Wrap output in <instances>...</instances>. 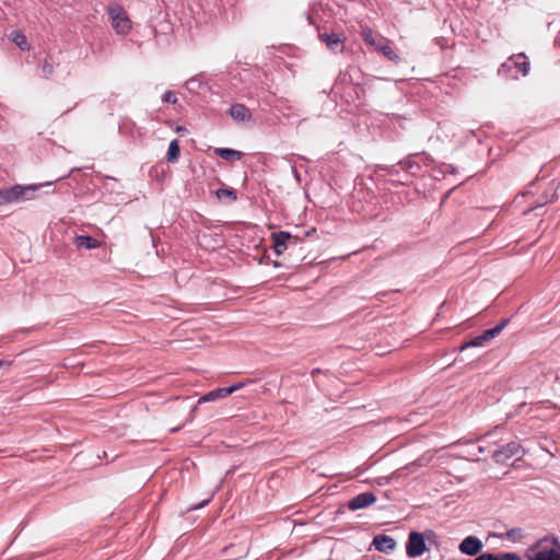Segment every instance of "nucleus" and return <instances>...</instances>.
<instances>
[{
    "instance_id": "nucleus-1",
    "label": "nucleus",
    "mask_w": 560,
    "mask_h": 560,
    "mask_svg": "<svg viewBox=\"0 0 560 560\" xmlns=\"http://www.w3.org/2000/svg\"><path fill=\"white\" fill-rule=\"evenodd\" d=\"M435 536L433 530H425L423 533L411 532L406 542V553L409 558L421 556L428 550L425 539H431Z\"/></svg>"
},
{
    "instance_id": "nucleus-2",
    "label": "nucleus",
    "mask_w": 560,
    "mask_h": 560,
    "mask_svg": "<svg viewBox=\"0 0 560 560\" xmlns=\"http://www.w3.org/2000/svg\"><path fill=\"white\" fill-rule=\"evenodd\" d=\"M107 12L116 33L124 35L129 33L131 30V21L126 11L119 4H110Z\"/></svg>"
},
{
    "instance_id": "nucleus-3",
    "label": "nucleus",
    "mask_w": 560,
    "mask_h": 560,
    "mask_svg": "<svg viewBox=\"0 0 560 560\" xmlns=\"http://www.w3.org/2000/svg\"><path fill=\"white\" fill-rule=\"evenodd\" d=\"M523 455L522 446L516 442H510L500 448L492 451V458L498 464H505L511 458L520 459Z\"/></svg>"
},
{
    "instance_id": "nucleus-4",
    "label": "nucleus",
    "mask_w": 560,
    "mask_h": 560,
    "mask_svg": "<svg viewBox=\"0 0 560 560\" xmlns=\"http://www.w3.org/2000/svg\"><path fill=\"white\" fill-rule=\"evenodd\" d=\"M509 322H510L509 318L502 319L495 327H493L491 329L485 330L481 335L475 337L470 341H468V342L464 343L463 346H460V351H463V350H465V349H467L469 347H481V346H483L487 341H489V340L493 339L494 337H497L506 327Z\"/></svg>"
},
{
    "instance_id": "nucleus-5",
    "label": "nucleus",
    "mask_w": 560,
    "mask_h": 560,
    "mask_svg": "<svg viewBox=\"0 0 560 560\" xmlns=\"http://www.w3.org/2000/svg\"><path fill=\"white\" fill-rule=\"evenodd\" d=\"M27 191H32V188L23 187L21 185L0 189V205L12 203L20 200H30V197L25 196Z\"/></svg>"
},
{
    "instance_id": "nucleus-6",
    "label": "nucleus",
    "mask_w": 560,
    "mask_h": 560,
    "mask_svg": "<svg viewBox=\"0 0 560 560\" xmlns=\"http://www.w3.org/2000/svg\"><path fill=\"white\" fill-rule=\"evenodd\" d=\"M273 242V249L280 256L290 246H295L299 243V237L291 235L289 232L280 231L271 234Z\"/></svg>"
},
{
    "instance_id": "nucleus-7",
    "label": "nucleus",
    "mask_w": 560,
    "mask_h": 560,
    "mask_svg": "<svg viewBox=\"0 0 560 560\" xmlns=\"http://www.w3.org/2000/svg\"><path fill=\"white\" fill-rule=\"evenodd\" d=\"M413 158H420L425 164L432 162V159L425 154H410L405 160L398 162L400 168L411 175H416V173L420 170V164L413 160Z\"/></svg>"
},
{
    "instance_id": "nucleus-8",
    "label": "nucleus",
    "mask_w": 560,
    "mask_h": 560,
    "mask_svg": "<svg viewBox=\"0 0 560 560\" xmlns=\"http://www.w3.org/2000/svg\"><path fill=\"white\" fill-rule=\"evenodd\" d=\"M376 500L377 499L373 492H363L352 498L348 502V508L351 511H357L372 505Z\"/></svg>"
},
{
    "instance_id": "nucleus-9",
    "label": "nucleus",
    "mask_w": 560,
    "mask_h": 560,
    "mask_svg": "<svg viewBox=\"0 0 560 560\" xmlns=\"http://www.w3.org/2000/svg\"><path fill=\"white\" fill-rule=\"evenodd\" d=\"M483 545L482 541L476 536H468L459 544V551L467 556H477Z\"/></svg>"
},
{
    "instance_id": "nucleus-10",
    "label": "nucleus",
    "mask_w": 560,
    "mask_h": 560,
    "mask_svg": "<svg viewBox=\"0 0 560 560\" xmlns=\"http://www.w3.org/2000/svg\"><path fill=\"white\" fill-rule=\"evenodd\" d=\"M526 59L527 58L524 54L514 55L509 59L508 62H504L501 66L499 72L505 68L515 67L522 72L523 75H526L529 71V62Z\"/></svg>"
},
{
    "instance_id": "nucleus-11",
    "label": "nucleus",
    "mask_w": 560,
    "mask_h": 560,
    "mask_svg": "<svg viewBox=\"0 0 560 560\" xmlns=\"http://www.w3.org/2000/svg\"><path fill=\"white\" fill-rule=\"evenodd\" d=\"M372 545L380 552L388 553L396 548V541L393 537L380 534L373 538Z\"/></svg>"
},
{
    "instance_id": "nucleus-12",
    "label": "nucleus",
    "mask_w": 560,
    "mask_h": 560,
    "mask_svg": "<svg viewBox=\"0 0 560 560\" xmlns=\"http://www.w3.org/2000/svg\"><path fill=\"white\" fill-rule=\"evenodd\" d=\"M319 39L334 52H341L343 50V40L337 33H320Z\"/></svg>"
},
{
    "instance_id": "nucleus-13",
    "label": "nucleus",
    "mask_w": 560,
    "mask_h": 560,
    "mask_svg": "<svg viewBox=\"0 0 560 560\" xmlns=\"http://www.w3.org/2000/svg\"><path fill=\"white\" fill-rule=\"evenodd\" d=\"M229 114L235 121L238 122L246 121L252 118L249 109L240 103L233 104L229 109Z\"/></svg>"
},
{
    "instance_id": "nucleus-14",
    "label": "nucleus",
    "mask_w": 560,
    "mask_h": 560,
    "mask_svg": "<svg viewBox=\"0 0 560 560\" xmlns=\"http://www.w3.org/2000/svg\"><path fill=\"white\" fill-rule=\"evenodd\" d=\"M74 245L78 248H86V249H94L100 247L101 243L89 235H77L73 240Z\"/></svg>"
},
{
    "instance_id": "nucleus-15",
    "label": "nucleus",
    "mask_w": 560,
    "mask_h": 560,
    "mask_svg": "<svg viewBox=\"0 0 560 560\" xmlns=\"http://www.w3.org/2000/svg\"><path fill=\"white\" fill-rule=\"evenodd\" d=\"M556 548H551L549 550H540L535 556L529 557L528 560H551L552 558H558L560 555V544L557 539H555Z\"/></svg>"
},
{
    "instance_id": "nucleus-16",
    "label": "nucleus",
    "mask_w": 560,
    "mask_h": 560,
    "mask_svg": "<svg viewBox=\"0 0 560 560\" xmlns=\"http://www.w3.org/2000/svg\"><path fill=\"white\" fill-rule=\"evenodd\" d=\"M214 153L225 161H238L243 156V152L229 148H217Z\"/></svg>"
},
{
    "instance_id": "nucleus-17",
    "label": "nucleus",
    "mask_w": 560,
    "mask_h": 560,
    "mask_svg": "<svg viewBox=\"0 0 560 560\" xmlns=\"http://www.w3.org/2000/svg\"><path fill=\"white\" fill-rule=\"evenodd\" d=\"M225 397H228V393H226L225 387L217 388L214 390H211V392L202 395L199 398L198 404L208 402V401H214V400L222 399V398H225Z\"/></svg>"
},
{
    "instance_id": "nucleus-18",
    "label": "nucleus",
    "mask_w": 560,
    "mask_h": 560,
    "mask_svg": "<svg viewBox=\"0 0 560 560\" xmlns=\"http://www.w3.org/2000/svg\"><path fill=\"white\" fill-rule=\"evenodd\" d=\"M377 50L383 54L384 57H386L388 60L398 63L400 58L399 56L394 51V49L387 45V44H378L376 46Z\"/></svg>"
},
{
    "instance_id": "nucleus-19",
    "label": "nucleus",
    "mask_w": 560,
    "mask_h": 560,
    "mask_svg": "<svg viewBox=\"0 0 560 560\" xmlns=\"http://www.w3.org/2000/svg\"><path fill=\"white\" fill-rule=\"evenodd\" d=\"M179 153H180V149H179L178 140L174 139L171 141V143L168 145V151H167V156H166L167 161L168 162L177 161L179 158Z\"/></svg>"
},
{
    "instance_id": "nucleus-20",
    "label": "nucleus",
    "mask_w": 560,
    "mask_h": 560,
    "mask_svg": "<svg viewBox=\"0 0 560 560\" xmlns=\"http://www.w3.org/2000/svg\"><path fill=\"white\" fill-rule=\"evenodd\" d=\"M545 409L560 410V408L551 400H540L532 405V410L535 412H540Z\"/></svg>"
},
{
    "instance_id": "nucleus-21",
    "label": "nucleus",
    "mask_w": 560,
    "mask_h": 560,
    "mask_svg": "<svg viewBox=\"0 0 560 560\" xmlns=\"http://www.w3.org/2000/svg\"><path fill=\"white\" fill-rule=\"evenodd\" d=\"M215 195L219 199H222L225 197L230 198L231 201H235L237 199L236 190L233 188H219L215 191Z\"/></svg>"
},
{
    "instance_id": "nucleus-22",
    "label": "nucleus",
    "mask_w": 560,
    "mask_h": 560,
    "mask_svg": "<svg viewBox=\"0 0 560 560\" xmlns=\"http://www.w3.org/2000/svg\"><path fill=\"white\" fill-rule=\"evenodd\" d=\"M11 39L21 49L25 50V49L28 48L27 47L26 37L22 33H20V32H12L11 33Z\"/></svg>"
},
{
    "instance_id": "nucleus-23",
    "label": "nucleus",
    "mask_w": 560,
    "mask_h": 560,
    "mask_svg": "<svg viewBox=\"0 0 560 560\" xmlns=\"http://www.w3.org/2000/svg\"><path fill=\"white\" fill-rule=\"evenodd\" d=\"M361 35H362V38L364 39V42L368 44V45H371V46H377L378 44L376 43V39L373 35V32L371 28L369 27H364L361 32Z\"/></svg>"
},
{
    "instance_id": "nucleus-24",
    "label": "nucleus",
    "mask_w": 560,
    "mask_h": 560,
    "mask_svg": "<svg viewBox=\"0 0 560 560\" xmlns=\"http://www.w3.org/2000/svg\"><path fill=\"white\" fill-rule=\"evenodd\" d=\"M40 70H42V75L44 78L48 79L54 73V66L48 59H45L40 67Z\"/></svg>"
},
{
    "instance_id": "nucleus-25",
    "label": "nucleus",
    "mask_w": 560,
    "mask_h": 560,
    "mask_svg": "<svg viewBox=\"0 0 560 560\" xmlns=\"http://www.w3.org/2000/svg\"><path fill=\"white\" fill-rule=\"evenodd\" d=\"M398 167H400L398 165V163L397 164H393V165H383V164L376 165L377 170L386 172L389 175H397L399 173Z\"/></svg>"
},
{
    "instance_id": "nucleus-26",
    "label": "nucleus",
    "mask_w": 560,
    "mask_h": 560,
    "mask_svg": "<svg viewBox=\"0 0 560 560\" xmlns=\"http://www.w3.org/2000/svg\"><path fill=\"white\" fill-rule=\"evenodd\" d=\"M495 560H522L515 552H503L495 556Z\"/></svg>"
},
{
    "instance_id": "nucleus-27",
    "label": "nucleus",
    "mask_w": 560,
    "mask_h": 560,
    "mask_svg": "<svg viewBox=\"0 0 560 560\" xmlns=\"http://www.w3.org/2000/svg\"><path fill=\"white\" fill-rule=\"evenodd\" d=\"M162 100L165 103H171V104H176L177 103V97H176L175 93L172 92V91H166L163 94Z\"/></svg>"
},
{
    "instance_id": "nucleus-28",
    "label": "nucleus",
    "mask_w": 560,
    "mask_h": 560,
    "mask_svg": "<svg viewBox=\"0 0 560 560\" xmlns=\"http://www.w3.org/2000/svg\"><path fill=\"white\" fill-rule=\"evenodd\" d=\"M243 386H244V383L240 382V383H236V384H234V385H232L230 387H225L228 396L231 395L232 393L241 389Z\"/></svg>"
},
{
    "instance_id": "nucleus-29",
    "label": "nucleus",
    "mask_w": 560,
    "mask_h": 560,
    "mask_svg": "<svg viewBox=\"0 0 560 560\" xmlns=\"http://www.w3.org/2000/svg\"><path fill=\"white\" fill-rule=\"evenodd\" d=\"M474 560H495V555L486 552L476 557Z\"/></svg>"
},
{
    "instance_id": "nucleus-30",
    "label": "nucleus",
    "mask_w": 560,
    "mask_h": 560,
    "mask_svg": "<svg viewBox=\"0 0 560 560\" xmlns=\"http://www.w3.org/2000/svg\"><path fill=\"white\" fill-rule=\"evenodd\" d=\"M516 534H521L520 528H512V529L508 530L506 536L509 538H514Z\"/></svg>"
},
{
    "instance_id": "nucleus-31",
    "label": "nucleus",
    "mask_w": 560,
    "mask_h": 560,
    "mask_svg": "<svg viewBox=\"0 0 560 560\" xmlns=\"http://www.w3.org/2000/svg\"><path fill=\"white\" fill-rule=\"evenodd\" d=\"M28 187L32 188V191H27L25 196H28L30 199H32L34 197L35 190H37L40 186L30 185Z\"/></svg>"
},
{
    "instance_id": "nucleus-32",
    "label": "nucleus",
    "mask_w": 560,
    "mask_h": 560,
    "mask_svg": "<svg viewBox=\"0 0 560 560\" xmlns=\"http://www.w3.org/2000/svg\"><path fill=\"white\" fill-rule=\"evenodd\" d=\"M209 501H210V499L203 500L201 503L191 506L190 510L201 509V508L206 506L209 503Z\"/></svg>"
},
{
    "instance_id": "nucleus-33",
    "label": "nucleus",
    "mask_w": 560,
    "mask_h": 560,
    "mask_svg": "<svg viewBox=\"0 0 560 560\" xmlns=\"http://www.w3.org/2000/svg\"><path fill=\"white\" fill-rule=\"evenodd\" d=\"M478 453L479 454H486V453H490L492 455V451L488 450V447L483 446V445H479L478 446Z\"/></svg>"
},
{
    "instance_id": "nucleus-34",
    "label": "nucleus",
    "mask_w": 560,
    "mask_h": 560,
    "mask_svg": "<svg viewBox=\"0 0 560 560\" xmlns=\"http://www.w3.org/2000/svg\"><path fill=\"white\" fill-rule=\"evenodd\" d=\"M9 365H10V362H8V361H0V368L9 366Z\"/></svg>"
},
{
    "instance_id": "nucleus-35",
    "label": "nucleus",
    "mask_w": 560,
    "mask_h": 560,
    "mask_svg": "<svg viewBox=\"0 0 560 560\" xmlns=\"http://www.w3.org/2000/svg\"><path fill=\"white\" fill-rule=\"evenodd\" d=\"M490 435H491V433H487V434H485V435L480 439V441L486 442V440H487Z\"/></svg>"
},
{
    "instance_id": "nucleus-36",
    "label": "nucleus",
    "mask_w": 560,
    "mask_h": 560,
    "mask_svg": "<svg viewBox=\"0 0 560 560\" xmlns=\"http://www.w3.org/2000/svg\"><path fill=\"white\" fill-rule=\"evenodd\" d=\"M319 372H320V370H319V369H314V370L312 371V375L314 376L315 374H318Z\"/></svg>"
},
{
    "instance_id": "nucleus-37",
    "label": "nucleus",
    "mask_w": 560,
    "mask_h": 560,
    "mask_svg": "<svg viewBox=\"0 0 560 560\" xmlns=\"http://www.w3.org/2000/svg\"><path fill=\"white\" fill-rule=\"evenodd\" d=\"M539 417H541L544 419H547L549 417V415H547V413H539Z\"/></svg>"
},
{
    "instance_id": "nucleus-38",
    "label": "nucleus",
    "mask_w": 560,
    "mask_h": 560,
    "mask_svg": "<svg viewBox=\"0 0 560 560\" xmlns=\"http://www.w3.org/2000/svg\"><path fill=\"white\" fill-rule=\"evenodd\" d=\"M183 130H184V128H183V127H178V128H177V131H178V132H180V131H183Z\"/></svg>"
},
{
    "instance_id": "nucleus-39",
    "label": "nucleus",
    "mask_w": 560,
    "mask_h": 560,
    "mask_svg": "<svg viewBox=\"0 0 560 560\" xmlns=\"http://www.w3.org/2000/svg\"><path fill=\"white\" fill-rule=\"evenodd\" d=\"M551 560H560V556L558 558H552Z\"/></svg>"
}]
</instances>
